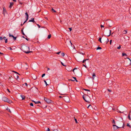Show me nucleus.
<instances>
[{"instance_id":"nucleus-1","label":"nucleus","mask_w":131,"mask_h":131,"mask_svg":"<svg viewBox=\"0 0 131 131\" xmlns=\"http://www.w3.org/2000/svg\"><path fill=\"white\" fill-rule=\"evenodd\" d=\"M2 100L4 102H6L9 103H12V102L9 99L5 97H3Z\"/></svg>"},{"instance_id":"nucleus-2","label":"nucleus","mask_w":131,"mask_h":131,"mask_svg":"<svg viewBox=\"0 0 131 131\" xmlns=\"http://www.w3.org/2000/svg\"><path fill=\"white\" fill-rule=\"evenodd\" d=\"M25 49H26V51H25V53H28L30 52H32V51H30L29 48L28 47L26 46Z\"/></svg>"},{"instance_id":"nucleus-3","label":"nucleus","mask_w":131,"mask_h":131,"mask_svg":"<svg viewBox=\"0 0 131 131\" xmlns=\"http://www.w3.org/2000/svg\"><path fill=\"white\" fill-rule=\"evenodd\" d=\"M25 88L28 89V91L30 90L31 89V87L30 85L27 84V83H25Z\"/></svg>"},{"instance_id":"nucleus-4","label":"nucleus","mask_w":131,"mask_h":131,"mask_svg":"<svg viewBox=\"0 0 131 131\" xmlns=\"http://www.w3.org/2000/svg\"><path fill=\"white\" fill-rule=\"evenodd\" d=\"M44 100L48 104L51 103L52 101H51L49 99L47 98L46 97H45L44 98Z\"/></svg>"},{"instance_id":"nucleus-5","label":"nucleus","mask_w":131,"mask_h":131,"mask_svg":"<svg viewBox=\"0 0 131 131\" xmlns=\"http://www.w3.org/2000/svg\"><path fill=\"white\" fill-rule=\"evenodd\" d=\"M112 109L113 110H114V111H115L116 110V109L117 112H118L119 113H123V112H121V111L118 110L117 109V107L116 106H115V107L114 106L113 108H112Z\"/></svg>"},{"instance_id":"nucleus-6","label":"nucleus","mask_w":131,"mask_h":131,"mask_svg":"<svg viewBox=\"0 0 131 131\" xmlns=\"http://www.w3.org/2000/svg\"><path fill=\"white\" fill-rule=\"evenodd\" d=\"M3 39L5 40V43H7V39L6 38V37H4L3 38L1 37H0V40H2Z\"/></svg>"},{"instance_id":"nucleus-7","label":"nucleus","mask_w":131,"mask_h":131,"mask_svg":"<svg viewBox=\"0 0 131 131\" xmlns=\"http://www.w3.org/2000/svg\"><path fill=\"white\" fill-rule=\"evenodd\" d=\"M113 128L114 130H116L118 128H121L122 127H118L116 125L114 124L113 125Z\"/></svg>"},{"instance_id":"nucleus-8","label":"nucleus","mask_w":131,"mask_h":131,"mask_svg":"<svg viewBox=\"0 0 131 131\" xmlns=\"http://www.w3.org/2000/svg\"><path fill=\"white\" fill-rule=\"evenodd\" d=\"M13 79V77H12V76H11V77H9L8 80H10V81L12 83L14 81Z\"/></svg>"},{"instance_id":"nucleus-9","label":"nucleus","mask_w":131,"mask_h":131,"mask_svg":"<svg viewBox=\"0 0 131 131\" xmlns=\"http://www.w3.org/2000/svg\"><path fill=\"white\" fill-rule=\"evenodd\" d=\"M25 15H26V20H25V23L27 21V20L28 18V14L26 12L25 13Z\"/></svg>"},{"instance_id":"nucleus-10","label":"nucleus","mask_w":131,"mask_h":131,"mask_svg":"<svg viewBox=\"0 0 131 131\" xmlns=\"http://www.w3.org/2000/svg\"><path fill=\"white\" fill-rule=\"evenodd\" d=\"M83 99L86 102H88V101L86 100V97L84 95L83 96Z\"/></svg>"},{"instance_id":"nucleus-11","label":"nucleus","mask_w":131,"mask_h":131,"mask_svg":"<svg viewBox=\"0 0 131 131\" xmlns=\"http://www.w3.org/2000/svg\"><path fill=\"white\" fill-rule=\"evenodd\" d=\"M25 64L26 65H25V70H27L29 66L26 63H25Z\"/></svg>"},{"instance_id":"nucleus-12","label":"nucleus","mask_w":131,"mask_h":131,"mask_svg":"<svg viewBox=\"0 0 131 131\" xmlns=\"http://www.w3.org/2000/svg\"><path fill=\"white\" fill-rule=\"evenodd\" d=\"M14 4V3L12 2V3H10V5L9 6V8H11L12 6H13V5Z\"/></svg>"},{"instance_id":"nucleus-13","label":"nucleus","mask_w":131,"mask_h":131,"mask_svg":"<svg viewBox=\"0 0 131 131\" xmlns=\"http://www.w3.org/2000/svg\"><path fill=\"white\" fill-rule=\"evenodd\" d=\"M34 18H31V19L29 20V22H32L33 23H34L35 22V21L34 20Z\"/></svg>"},{"instance_id":"nucleus-14","label":"nucleus","mask_w":131,"mask_h":131,"mask_svg":"<svg viewBox=\"0 0 131 131\" xmlns=\"http://www.w3.org/2000/svg\"><path fill=\"white\" fill-rule=\"evenodd\" d=\"M23 51H24V45H22L21 46V47L20 48Z\"/></svg>"},{"instance_id":"nucleus-15","label":"nucleus","mask_w":131,"mask_h":131,"mask_svg":"<svg viewBox=\"0 0 131 131\" xmlns=\"http://www.w3.org/2000/svg\"><path fill=\"white\" fill-rule=\"evenodd\" d=\"M32 101L34 102L36 104H38L39 103H41V102L40 101L36 102L33 100Z\"/></svg>"},{"instance_id":"nucleus-16","label":"nucleus","mask_w":131,"mask_h":131,"mask_svg":"<svg viewBox=\"0 0 131 131\" xmlns=\"http://www.w3.org/2000/svg\"><path fill=\"white\" fill-rule=\"evenodd\" d=\"M111 30H109V34H106V36H108V37L110 35H111Z\"/></svg>"},{"instance_id":"nucleus-17","label":"nucleus","mask_w":131,"mask_h":131,"mask_svg":"<svg viewBox=\"0 0 131 131\" xmlns=\"http://www.w3.org/2000/svg\"><path fill=\"white\" fill-rule=\"evenodd\" d=\"M20 97H21L22 100H23L25 99V96L23 95H21Z\"/></svg>"},{"instance_id":"nucleus-18","label":"nucleus","mask_w":131,"mask_h":131,"mask_svg":"<svg viewBox=\"0 0 131 131\" xmlns=\"http://www.w3.org/2000/svg\"><path fill=\"white\" fill-rule=\"evenodd\" d=\"M111 120L112 121V123L113 124H115V120L113 118L111 119Z\"/></svg>"},{"instance_id":"nucleus-19","label":"nucleus","mask_w":131,"mask_h":131,"mask_svg":"<svg viewBox=\"0 0 131 131\" xmlns=\"http://www.w3.org/2000/svg\"><path fill=\"white\" fill-rule=\"evenodd\" d=\"M127 32V31L126 30H124L123 31V34H126Z\"/></svg>"},{"instance_id":"nucleus-20","label":"nucleus","mask_w":131,"mask_h":131,"mask_svg":"<svg viewBox=\"0 0 131 131\" xmlns=\"http://www.w3.org/2000/svg\"><path fill=\"white\" fill-rule=\"evenodd\" d=\"M127 56V54L125 53H123L122 54V56Z\"/></svg>"},{"instance_id":"nucleus-21","label":"nucleus","mask_w":131,"mask_h":131,"mask_svg":"<svg viewBox=\"0 0 131 131\" xmlns=\"http://www.w3.org/2000/svg\"><path fill=\"white\" fill-rule=\"evenodd\" d=\"M23 29H24V28H22L21 30V33H22V34L24 35H25V34L24 32V31H23Z\"/></svg>"},{"instance_id":"nucleus-22","label":"nucleus","mask_w":131,"mask_h":131,"mask_svg":"<svg viewBox=\"0 0 131 131\" xmlns=\"http://www.w3.org/2000/svg\"><path fill=\"white\" fill-rule=\"evenodd\" d=\"M53 131H60L59 128L54 129Z\"/></svg>"},{"instance_id":"nucleus-23","label":"nucleus","mask_w":131,"mask_h":131,"mask_svg":"<svg viewBox=\"0 0 131 131\" xmlns=\"http://www.w3.org/2000/svg\"><path fill=\"white\" fill-rule=\"evenodd\" d=\"M25 37H26V38H25V39L27 41L30 40V39L29 38H28L27 37V36L25 35Z\"/></svg>"},{"instance_id":"nucleus-24","label":"nucleus","mask_w":131,"mask_h":131,"mask_svg":"<svg viewBox=\"0 0 131 131\" xmlns=\"http://www.w3.org/2000/svg\"><path fill=\"white\" fill-rule=\"evenodd\" d=\"M92 78L93 79H94V77H95V73H93L92 75Z\"/></svg>"},{"instance_id":"nucleus-25","label":"nucleus","mask_w":131,"mask_h":131,"mask_svg":"<svg viewBox=\"0 0 131 131\" xmlns=\"http://www.w3.org/2000/svg\"><path fill=\"white\" fill-rule=\"evenodd\" d=\"M51 35L50 34L49 35H48L47 37V39H50L51 37Z\"/></svg>"},{"instance_id":"nucleus-26","label":"nucleus","mask_w":131,"mask_h":131,"mask_svg":"<svg viewBox=\"0 0 131 131\" xmlns=\"http://www.w3.org/2000/svg\"><path fill=\"white\" fill-rule=\"evenodd\" d=\"M127 126H128L129 128H131V126L129 125V124L127 123Z\"/></svg>"},{"instance_id":"nucleus-27","label":"nucleus","mask_w":131,"mask_h":131,"mask_svg":"<svg viewBox=\"0 0 131 131\" xmlns=\"http://www.w3.org/2000/svg\"><path fill=\"white\" fill-rule=\"evenodd\" d=\"M101 37H100L99 38V41H100L101 43H102V42H101Z\"/></svg>"},{"instance_id":"nucleus-28","label":"nucleus","mask_w":131,"mask_h":131,"mask_svg":"<svg viewBox=\"0 0 131 131\" xmlns=\"http://www.w3.org/2000/svg\"><path fill=\"white\" fill-rule=\"evenodd\" d=\"M101 49V48L100 47H98L96 49L97 50H98V49Z\"/></svg>"},{"instance_id":"nucleus-29","label":"nucleus","mask_w":131,"mask_h":131,"mask_svg":"<svg viewBox=\"0 0 131 131\" xmlns=\"http://www.w3.org/2000/svg\"><path fill=\"white\" fill-rule=\"evenodd\" d=\"M84 90L85 91H89V92L90 91V90H88V89H84Z\"/></svg>"},{"instance_id":"nucleus-30","label":"nucleus","mask_w":131,"mask_h":131,"mask_svg":"<svg viewBox=\"0 0 131 131\" xmlns=\"http://www.w3.org/2000/svg\"><path fill=\"white\" fill-rule=\"evenodd\" d=\"M3 12H6V11L5 8H3Z\"/></svg>"},{"instance_id":"nucleus-31","label":"nucleus","mask_w":131,"mask_h":131,"mask_svg":"<svg viewBox=\"0 0 131 131\" xmlns=\"http://www.w3.org/2000/svg\"><path fill=\"white\" fill-rule=\"evenodd\" d=\"M109 42V39L108 38H107V40L106 41V43H107Z\"/></svg>"},{"instance_id":"nucleus-32","label":"nucleus","mask_w":131,"mask_h":131,"mask_svg":"<svg viewBox=\"0 0 131 131\" xmlns=\"http://www.w3.org/2000/svg\"><path fill=\"white\" fill-rule=\"evenodd\" d=\"M13 38H14V40H16V37H14V36H13Z\"/></svg>"},{"instance_id":"nucleus-33","label":"nucleus","mask_w":131,"mask_h":131,"mask_svg":"<svg viewBox=\"0 0 131 131\" xmlns=\"http://www.w3.org/2000/svg\"><path fill=\"white\" fill-rule=\"evenodd\" d=\"M128 119L131 120V118H130V115H128Z\"/></svg>"},{"instance_id":"nucleus-34","label":"nucleus","mask_w":131,"mask_h":131,"mask_svg":"<svg viewBox=\"0 0 131 131\" xmlns=\"http://www.w3.org/2000/svg\"><path fill=\"white\" fill-rule=\"evenodd\" d=\"M61 55L63 56H64V53H62L61 54Z\"/></svg>"},{"instance_id":"nucleus-35","label":"nucleus","mask_w":131,"mask_h":131,"mask_svg":"<svg viewBox=\"0 0 131 131\" xmlns=\"http://www.w3.org/2000/svg\"><path fill=\"white\" fill-rule=\"evenodd\" d=\"M9 36L10 37H13L14 36L13 35H11V34H9Z\"/></svg>"},{"instance_id":"nucleus-36","label":"nucleus","mask_w":131,"mask_h":131,"mask_svg":"<svg viewBox=\"0 0 131 131\" xmlns=\"http://www.w3.org/2000/svg\"><path fill=\"white\" fill-rule=\"evenodd\" d=\"M44 82L45 83V84H46V86L48 85V84H47V82L45 80H44Z\"/></svg>"},{"instance_id":"nucleus-37","label":"nucleus","mask_w":131,"mask_h":131,"mask_svg":"<svg viewBox=\"0 0 131 131\" xmlns=\"http://www.w3.org/2000/svg\"><path fill=\"white\" fill-rule=\"evenodd\" d=\"M18 78V76L17 75H16V76L15 77V78L16 79H17Z\"/></svg>"},{"instance_id":"nucleus-38","label":"nucleus","mask_w":131,"mask_h":131,"mask_svg":"<svg viewBox=\"0 0 131 131\" xmlns=\"http://www.w3.org/2000/svg\"><path fill=\"white\" fill-rule=\"evenodd\" d=\"M30 105L31 106H33V104L32 103H31L30 104Z\"/></svg>"},{"instance_id":"nucleus-39","label":"nucleus","mask_w":131,"mask_h":131,"mask_svg":"<svg viewBox=\"0 0 131 131\" xmlns=\"http://www.w3.org/2000/svg\"><path fill=\"white\" fill-rule=\"evenodd\" d=\"M12 72H14L16 73H17L19 75V74H18L17 72H16V71H13Z\"/></svg>"},{"instance_id":"nucleus-40","label":"nucleus","mask_w":131,"mask_h":131,"mask_svg":"<svg viewBox=\"0 0 131 131\" xmlns=\"http://www.w3.org/2000/svg\"><path fill=\"white\" fill-rule=\"evenodd\" d=\"M46 131H50V129L49 128H47V129L46 130Z\"/></svg>"},{"instance_id":"nucleus-41","label":"nucleus","mask_w":131,"mask_h":131,"mask_svg":"<svg viewBox=\"0 0 131 131\" xmlns=\"http://www.w3.org/2000/svg\"><path fill=\"white\" fill-rule=\"evenodd\" d=\"M45 73L43 74L41 76L42 77H43L44 76H45Z\"/></svg>"},{"instance_id":"nucleus-42","label":"nucleus","mask_w":131,"mask_h":131,"mask_svg":"<svg viewBox=\"0 0 131 131\" xmlns=\"http://www.w3.org/2000/svg\"><path fill=\"white\" fill-rule=\"evenodd\" d=\"M74 120H75V122H76V123H78V122H77V119H76V118H75L74 117Z\"/></svg>"},{"instance_id":"nucleus-43","label":"nucleus","mask_w":131,"mask_h":131,"mask_svg":"<svg viewBox=\"0 0 131 131\" xmlns=\"http://www.w3.org/2000/svg\"><path fill=\"white\" fill-rule=\"evenodd\" d=\"M52 10L54 12H56V11L54 10V9L53 8H52Z\"/></svg>"},{"instance_id":"nucleus-44","label":"nucleus","mask_w":131,"mask_h":131,"mask_svg":"<svg viewBox=\"0 0 131 131\" xmlns=\"http://www.w3.org/2000/svg\"><path fill=\"white\" fill-rule=\"evenodd\" d=\"M121 48V45H119V47H117V49H120Z\"/></svg>"},{"instance_id":"nucleus-45","label":"nucleus","mask_w":131,"mask_h":131,"mask_svg":"<svg viewBox=\"0 0 131 131\" xmlns=\"http://www.w3.org/2000/svg\"><path fill=\"white\" fill-rule=\"evenodd\" d=\"M69 81H75V80H73L72 79H69Z\"/></svg>"},{"instance_id":"nucleus-46","label":"nucleus","mask_w":131,"mask_h":131,"mask_svg":"<svg viewBox=\"0 0 131 131\" xmlns=\"http://www.w3.org/2000/svg\"><path fill=\"white\" fill-rule=\"evenodd\" d=\"M61 64L63 66H66V65H64V64L62 62H61Z\"/></svg>"},{"instance_id":"nucleus-47","label":"nucleus","mask_w":131,"mask_h":131,"mask_svg":"<svg viewBox=\"0 0 131 131\" xmlns=\"http://www.w3.org/2000/svg\"><path fill=\"white\" fill-rule=\"evenodd\" d=\"M8 49H10V50H12V49L10 47H9L8 48Z\"/></svg>"},{"instance_id":"nucleus-48","label":"nucleus","mask_w":131,"mask_h":131,"mask_svg":"<svg viewBox=\"0 0 131 131\" xmlns=\"http://www.w3.org/2000/svg\"><path fill=\"white\" fill-rule=\"evenodd\" d=\"M72 28H69V29L70 31H71L72 30Z\"/></svg>"},{"instance_id":"nucleus-49","label":"nucleus","mask_w":131,"mask_h":131,"mask_svg":"<svg viewBox=\"0 0 131 131\" xmlns=\"http://www.w3.org/2000/svg\"><path fill=\"white\" fill-rule=\"evenodd\" d=\"M61 52V51H60L58 52H57L56 53L57 54H59Z\"/></svg>"},{"instance_id":"nucleus-50","label":"nucleus","mask_w":131,"mask_h":131,"mask_svg":"<svg viewBox=\"0 0 131 131\" xmlns=\"http://www.w3.org/2000/svg\"><path fill=\"white\" fill-rule=\"evenodd\" d=\"M112 40H111L110 41V45H111V43L112 42Z\"/></svg>"},{"instance_id":"nucleus-51","label":"nucleus","mask_w":131,"mask_h":131,"mask_svg":"<svg viewBox=\"0 0 131 131\" xmlns=\"http://www.w3.org/2000/svg\"><path fill=\"white\" fill-rule=\"evenodd\" d=\"M101 27H104V26H103V25H101Z\"/></svg>"},{"instance_id":"nucleus-52","label":"nucleus","mask_w":131,"mask_h":131,"mask_svg":"<svg viewBox=\"0 0 131 131\" xmlns=\"http://www.w3.org/2000/svg\"><path fill=\"white\" fill-rule=\"evenodd\" d=\"M107 90H108V91L109 92H111V90H110V89H107Z\"/></svg>"},{"instance_id":"nucleus-53","label":"nucleus","mask_w":131,"mask_h":131,"mask_svg":"<svg viewBox=\"0 0 131 131\" xmlns=\"http://www.w3.org/2000/svg\"><path fill=\"white\" fill-rule=\"evenodd\" d=\"M7 110L9 111L10 112V113H11V112L10 111V110L9 109H7Z\"/></svg>"},{"instance_id":"nucleus-54","label":"nucleus","mask_w":131,"mask_h":131,"mask_svg":"<svg viewBox=\"0 0 131 131\" xmlns=\"http://www.w3.org/2000/svg\"><path fill=\"white\" fill-rule=\"evenodd\" d=\"M86 61V60H83V61L82 62L83 63H84L85 61Z\"/></svg>"},{"instance_id":"nucleus-55","label":"nucleus","mask_w":131,"mask_h":131,"mask_svg":"<svg viewBox=\"0 0 131 131\" xmlns=\"http://www.w3.org/2000/svg\"><path fill=\"white\" fill-rule=\"evenodd\" d=\"M27 74L28 75H29V72H27Z\"/></svg>"},{"instance_id":"nucleus-56","label":"nucleus","mask_w":131,"mask_h":131,"mask_svg":"<svg viewBox=\"0 0 131 131\" xmlns=\"http://www.w3.org/2000/svg\"><path fill=\"white\" fill-rule=\"evenodd\" d=\"M73 78L74 79V80H76V78L75 77H73Z\"/></svg>"},{"instance_id":"nucleus-57","label":"nucleus","mask_w":131,"mask_h":131,"mask_svg":"<svg viewBox=\"0 0 131 131\" xmlns=\"http://www.w3.org/2000/svg\"><path fill=\"white\" fill-rule=\"evenodd\" d=\"M37 25L38 26L39 28L40 27V26L39 24H37Z\"/></svg>"},{"instance_id":"nucleus-58","label":"nucleus","mask_w":131,"mask_h":131,"mask_svg":"<svg viewBox=\"0 0 131 131\" xmlns=\"http://www.w3.org/2000/svg\"><path fill=\"white\" fill-rule=\"evenodd\" d=\"M59 97L60 98H62V96H59Z\"/></svg>"},{"instance_id":"nucleus-59","label":"nucleus","mask_w":131,"mask_h":131,"mask_svg":"<svg viewBox=\"0 0 131 131\" xmlns=\"http://www.w3.org/2000/svg\"><path fill=\"white\" fill-rule=\"evenodd\" d=\"M70 44L72 45V43H71V41H70Z\"/></svg>"},{"instance_id":"nucleus-60","label":"nucleus","mask_w":131,"mask_h":131,"mask_svg":"<svg viewBox=\"0 0 131 131\" xmlns=\"http://www.w3.org/2000/svg\"><path fill=\"white\" fill-rule=\"evenodd\" d=\"M50 69L49 68H47V70H50Z\"/></svg>"},{"instance_id":"nucleus-61","label":"nucleus","mask_w":131,"mask_h":131,"mask_svg":"<svg viewBox=\"0 0 131 131\" xmlns=\"http://www.w3.org/2000/svg\"><path fill=\"white\" fill-rule=\"evenodd\" d=\"M0 54H3V53H1V52H0Z\"/></svg>"},{"instance_id":"nucleus-62","label":"nucleus","mask_w":131,"mask_h":131,"mask_svg":"<svg viewBox=\"0 0 131 131\" xmlns=\"http://www.w3.org/2000/svg\"><path fill=\"white\" fill-rule=\"evenodd\" d=\"M124 123H123V126H122V127H123H123H124Z\"/></svg>"},{"instance_id":"nucleus-63","label":"nucleus","mask_w":131,"mask_h":131,"mask_svg":"<svg viewBox=\"0 0 131 131\" xmlns=\"http://www.w3.org/2000/svg\"><path fill=\"white\" fill-rule=\"evenodd\" d=\"M7 90L9 92H10V91L8 89H7Z\"/></svg>"},{"instance_id":"nucleus-64","label":"nucleus","mask_w":131,"mask_h":131,"mask_svg":"<svg viewBox=\"0 0 131 131\" xmlns=\"http://www.w3.org/2000/svg\"><path fill=\"white\" fill-rule=\"evenodd\" d=\"M13 1L14 2H16V0H13Z\"/></svg>"}]
</instances>
